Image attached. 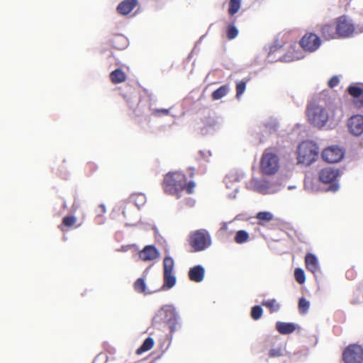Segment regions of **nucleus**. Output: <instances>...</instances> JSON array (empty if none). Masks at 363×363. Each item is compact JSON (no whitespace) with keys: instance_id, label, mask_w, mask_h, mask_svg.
Listing matches in <instances>:
<instances>
[{"instance_id":"f257e3e1","label":"nucleus","mask_w":363,"mask_h":363,"mask_svg":"<svg viewBox=\"0 0 363 363\" xmlns=\"http://www.w3.org/2000/svg\"><path fill=\"white\" fill-rule=\"evenodd\" d=\"M195 186V183L192 181L187 182L186 175L182 172L167 173L162 182V187L166 194L176 195L178 197L184 190L189 194H192Z\"/></svg>"},{"instance_id":"f03ea898","label":"nucleus","mask_w":363,"mask_h":363,"mask_svg":"<svg viewBox=\"0 0 363 363\" xmlns=\"http://www.w3.org/2000/svg\"><path fill=\"white\" fill-rule=\"evenodd\" d=\"M308 121L314 126L321 128L327 122L335 117V110L331 108H323L320 106L311 104L307 108Z\"/></svg>"},{"instance_id":"7ed1b4c3","label":"nucleus","mask_w":363,"mask_h":363,"mask_svg":"<svg viewBox=\"0 0 363 363\" xmlns=\"http://www.w3.org/2000/svg\"><path fill=\"white\" fill-rule=\"evenodd\" d=\"M319 155V148L316 143L311 140L303 141L296 150V159L298 164L309 166L315 162Z\"/></svg>"},{"instance_id":"20e7f679","label":"nucleus","mask_w":363,"mask_h":363,"mask_svg":"<svg viewBox=\"0 0 363 363\" xmlns=\"http://www.w3.org/2000/svg\"><path fill=\"white\" fill-rule=\"evenodd\" d=\"M338 39L349 38L354 35L363 33V25L355 26L348 16H340L335 19Z\"/></svg>"},{"instance_id":"39448f33","label":"nucleus","mask_w":363,"mask_h":363,"mask_svg":"<svg viewBox=\"0 0 363 363\" xmlns=\"http://www.w3.org/2000/svg\"><path fill=\"white\" fill-rule=\"evenodd\" d=\"M189 243L194 252L203 251L212 245L211 236L206 229L196 230L189 234Z\"/></svg>"},{"instance_id":"423d86ee","label":"nucleus","mask_w":363,"mask_h":363,"mask_svg":"<svg viewBox=\"0 0 363 363\" xmlns=\"http://www.w3.org/2000/svg\"><path fill=\"white\" fill-rule=\"evenodd\" d=\"M340 171L338 168L327 167L321 169L318 172V180L324 184H328L327 191L335 192L339 189L338 178Z\"/></svg>"},{"instance_id":"0eeeda50","label":"nucleus","mask_w":363,"mask_h":363,"mask_svg":"<svg viewBox=\"0 0 363 363\" xmlns=\"http://www.w3.org/2000/svg\"><path fill=\"white\" fill-rule=\"evenodd\" d=\"M155 323H164L169 326L171 333L177 330V316L175 309L173 306L166 305L161 308L154 318Z\"/></svg>"},{"instance_id":"6e6552de","label":"nucleus","mask_w":363,"mask_h":363,"mask_svg":"<svg viewBox=\"0 0 363 363\" xmlns=\"http://www.w3.org/2000/svg\"><path fill=\"white\" fill-rule=\"evenodd\" d=\"M279 168L278 156L269 149L264 151L260 160V170L265 175L274 174Z\"/></svg>"},{"instance_id":"1a4fd4ad","label":"nucleus","mask_w":363,"mask_h":363,"mask_svg":"<svg viewBox=\"0 0 363 363\" xmlns=\"http://www.w3.org/2000/svg\"><path fill=\"white\" fill-rule=\"evenodd\" d=\"M342 359L345 363H362L363 348L356 344L348 345L342 352Z\"/></svg>"},{"instance_id":"9d476101","label":"nucleus","mask_w":363,"mask_h":363,"mask_svg":"<svg viewBox=\"0 0 363 363\" xmlns=\"http://www.w3.org/2000/svg\"><path fill=\"white\" fill-rule=\"evenodd\" d=\"M299 44L305 51L313 52L320 46L321 39L315 33L309 32L301 38Z\"/></svg>"},{"instance_id":"9b49d317","label":"nucleus","mask_w":363,"mask_h":363,"mask_svg":"<svg viewBox=\"0 0 363 363\" xmlns=\"http://www.w3.org/2000/svg\"><path fill=\"white\" fill-rule=\"evenodd\" d=\"M344 150L338 145H331L325 148L321 153L322 159L328 163H336L344 157Z\"/></svg>"},{"instance_id":"f8f14e48","label":"nucleus","mask_w":363,"mask_h":363,"mask_svg":"<svg viewBox=\"0 0 363 363\" xmlns=\"http://www.w3.org/2000/svg\"><path fill=\"white\" fill-rule=\"evenodd\" d=\"M349 132L354 136L363 134V116L356 114L351 116L347 121Z\"/></svg>"},{"instance_id":"ddd939ff","label":"nucleus","mask_w":363,"mask_h":363,"mask_svg":"<svg viewBox=\"0 0 363 363\" xmlns=\"http://www.w3.org/2000/svg\"><path fill=\"white\" fill-rule=\"evenodd\" d=\"M285 43L280 44L275 41L273 45L269 47L267 55V60L270 62H283Z\"/></svg>"},{"instance_id":"4468645a","label":"nucleus","mask_w":363,"mask_h":363,"mask_svg":"<svg viewBox=\"0 0 363 363\" xmlns=\"http://www.w3.org/2000/svg\"><path fill=\"white\" fill-rule=\"evenodd\" d=\"M347 91L353 97V104L357 108H363V88L350 85L347 88Z\"/></svg>"},{"instance_id":"2eb2a0df","label":"nucleus","mask_w":363,"mask_h":363,"mask_svg":"<svg viewBox=\"0 0 363 363\" xmlns=\"http://www.w3.org/2000/svg\"><path fill=\"white\" fill-rule=\"evenodd\" d=\"M335 21L333 23H325L320 26V32L322 37L326 40L338 39Z\"/></svg>"},{"instance_id":"dca6fc26","label":"nucleus","mask_w":363,"mask_h":363,"mask_svg":"<svg viewBox=\"0 0 363 363\" xmlns=\"http://www.w3.org/2000/svg\"><path fill=\"white\" fill-rule=\"evenodd\" d=\"M159 256L158 250L153 245H147L139 252L140 259L145 262L152 261Z\"/></svg>"},{"instance_id":"f3484780","label":"nucleus","mask_w":363,"mask_h":363,"mask_svg":"<svg viewBox=\"0 0 363 363\" xmlns=\"http://www.w3.org/2000/svg\"><path fill=\"white\" fill-rule=\"evenodd\" d=\"M138 0H124L118 5L116 10L119 14L126 16L130 13L131 11L138 6Z\"/></svg>"},{"instance_id":"a211bd4d","label":"nucleus","mask_w":363,"mask_h":363,"mask_svg":"<svg viewBox=\"0 0 363 363\" xmlns=\"http://www.w3.org/2000/svg\"><path fill=\"white\" fill-rule=\"evenodd\" d=\"M81 223H77V218L73 215H68L62 218V223L58 225V228L62 232L68 231L72 228H79Z\"/></svg>"},{"instance_id":"6ab92c4d","label":"nucleus","mask_w":363,"mask_h":363,"mask_svg":"<svg viewBox=\"0 0 363 363\" xmlns=\"http://www.w3.org/2000/svg\"><path fill=\"white\" fill-rule=\"evenodd\" d=\"M305 264L306 269L315 274L320 271V266L318 258L313 253H307L305 257Z\"/></svg>"},{"instance_id":"aec40b11","label":"nucleus","mask_w":363,"mask_h":363,"mask_svg":"<svg viewBox=\"0 0 363 363\" xmlns=\"http://www.w3.org/2000/svg\"><path fill=\"white\" fill-rule=\"evenodd\" d=\"M205 274V269L201 265H196L191 268L189 271V279L194 282H201Z\"/></svg>"},{"instance_id":"412c9836","label":"nucleus","mask_w":363,"mask_h":363,"mask_svg":"<svg viewBox=\"0 0 363 363\" xmlns=\"http://www.w3.org/2000/svg\"><path fill=\"white\" fill-rule=\"evenodd\" d=\"M111 44L117 50H123L128 46V39L123 35H116L111 40Z\"/></svg>"},{"instance_id":"4be33fe9","label":"nucleus","mask_w":363,"mask_h":363,"mask_svg":"<svg viewBox=\"0 0 363 363\" xmlns=\"http://www.w3.org/2000/svg\"><path fill=\"white\" fill-rule=\"evenodd\" d=\"M111 82L114 84H120L126 80V74L121 69L112 71L109 75Z\"/></svg>"},{"instance_id":"5701e85b","label":"nucleus","mask_w":363,"mask_h":363,"mask_svg":"<svg viewBox=\"0 0 363 363\" xmlns=\"http://www.w3.org/2000/svg\"><path fill=\"white\" fill-rule=\"evenodd\" d=\"M133 287L135 291L140 294H152L153 292L157 291V289L155 290H148L146 287V284L144 278H138L134 283Z\"/></svg>"},{"instance_id":"b1692460","label":"nucleus","mask_w":363,"mask_h":363,"mask_svg":"<svg viewBox=\"0 0 363 363\" xmlns=\"http://www.w3.org/2000/svg\"><path fill=\"white\" fill-rule=\"evenodd\" d=\"M276 329L279 333L286 335L292 333L296 330V326L291 323L277 322Z\"/></svg>"},{"instance_id":"393cba45","label":"nucleus","mask_w":363,"mask_h":363,"mask_svg":"<svg viewBox=\"0 0 363 363\" xmlns=\"http://www.w3.org/2000/svg\"><path fill=\"white\" fill-rule=\"evenodd\" d=\"M284 62H289L296 60L298 57L295 55V48L293 45L285 43L284 52Z\"/></svg>"},{"instance_id":"a878e982","label":"nucleus","mask_w":363,"mask_h":363,"mask_svg":"<svg viewBox=\"0 0 363 363\" xmlns=\"http://www.w3.org/2000/svg\"><path fill=\"white\" fill-rule=\"evenodd\" d=\"M176 284V277L174 273L164 272V283L160 290H166L172 288Z\"/></svg>"},{"instance_id":"bb28decb","label":"nucleus","mask_w":363,"mask_h":363,"mask_svg":"<svg viewBox=\"0 0 363 363\" xmlns=\"http://www.w3.org/2000/svg\"><path fill=\"white\" fill-rule=\"evenodd\" d=\"M155 345V341L152 337L146 338L142 345L136 350L135 353L140 355L145 352L150 350Z\"/></svg>"},{"instance_id":"cd10ccee","label":"nucleus","mask_w":363,"mask_h":363,"mask_svg":"<svg viewBox=\"0 0 363 363\" xmlns=\"http://www.w3.org/2000/svg\"><path fill=\"white\" fill-rule=\"evenodd\" d=\"M226 38L231 40L235 39L239 33V30L235 25V21L230 22L226 27Z\"/></svg>"},{"instance_id":"c85d7f7f","label":"nucleus","mask_w":363,"mask_h":363,"mask_svg":"<svg viewBox=\"0 0 363 363\" xmlns=\"http://www.w3.org/2000/svg\"><path fill=\"white\" fill-rule=\"evenodd\" d=\"M262 305L267 308L271 313L277 312L280 309V304L274 298L264 300Z\"/></svg>"},{"instance_id":"c756f323","label":"nucleus","mask_w":363,"mask_h":363,"mask_svg":"<svg viewBox=\"0 0 363 363\" xmlns=\"http://www.w3.org/2000/svg\"><path fill=\"white\" fill-rule=\"evenodd\" d=\"M255 218L259 220L258 224L263 225L264 222H269L273 220L274 216L268 211H260L257 213Z\"/></svg>"},{"instance_id":"7c9ffc66","label":"nucleus","mask_w":363,"mask_h":363,"mask_svg":"<svg viewBox=\"0 0 363 363\" xmlns=\"http://www.w3.org/2000/svg\"><path fill=\"white\" fill-rule=\"evenodd\" d=\"M228 91H229L228 85H227V84L223 85L212 93V94H211L212 99L213 100H218V99L223 98V96H225L228 93Z\"/></svg>"},{"instance_id":"2f4dec72","label":"nucleus","mask_w":363,"mask_h":363,"mask_svg":"<svg viewBox=\"0 0 363 363\" xmlns=\"http://www.w3.org/2000/svg\"><path fill=\"white\" fill-rule=\"evenodd\" d=\"M241 6V0H230L228 12L230 16H233L238 12Z\"/></svg>"},{"instance_id":"473e14b6","label":"nucleus","mask_w":363,"mask_h":363,"mask_svg":"<svg viewBox=\"0 0 363 363\" xmlns=\"http://www.w3.org/2000/svg\"><path fill=\"white\" fill-rule=\"evenodd\" d=\"M234 240L238 244L246 242L249 240V234L244 230H238L235 234Z\"/></svg>"},{"instance_id":"72a5a7b5","label":"nucleus","mask_w":363,"mask_h":363,"mask_svg":"<svg viewBox=\"0 0 363 363\" xmlns=\"http://www.w3.org/2000/svg\"><path fill=\"white\" fill-rule=\"evenodd\" d=\"M174 266V259L169 256L164 258L163 260V269L164 272L173 273Z\"/></svg>"},{"instance_id":"f704fd0d","label":"nucleus","mask_w":363,"mask_h":363,"mask_svg":"<svg viewBox=\"0 0 363 363\" xmlns=\"http://www.w3.org/2000/svg\"><path fill=\"white\" fill-rule=\"evenodd\" d=\"M237 182L238 179L234 175H227L224 179V182L228 189H233L234 190H237Z\"/></svg>"},{"instance_id":"c9c22d12","label":"nucleus","mask_w":363,"mask_h":363,"mask_svg":"<svg viewBox=\"0 0 363 363\" xmlns=\"http://www.w3.org/2000/svg\"><path fill=\"white\" fill-rule=\"evenodd\" d=\"M130 199L138 208L143 206L145 202V196L142 194H133Z\"/></svg>"},{"instance_id":"e433bc0d","label":"nucleus","mask_w":363,"mask_h":363,"mask_svg":"<svg viewBox=\"0 0 363 363\" xmlns=\"http://www.w3.org/2000/svg\"><path fill=\"white\" fill-rule=\"evenodd\" d=\"M310 307V302L305 298L302 297L298 301V310L302 314H305L308 312Z\"/></svg>"},{"instance_id":"4c0bfd02","label":"nucleus","mask_w":363,"mask_h":363,"mask_svg":"<svg viewBox=\"0 0 363 363\" xmlns=\"http://www.w3.org/2000/svg\"><path fill=\"white\" fill-rule=\"evenodd\" d=\"M294 277L296 279V281L300 284H302L306 281V277L304 271L301 268H296L294 271Z\"/></svg>"},{"instance_id":"58836bf2","label":"nucleus","mask_w":363,"mask_h":363,"mask_svg":"<svg viewBox=\"0 0 363 363\" xmlns=\"http://www.w3.org/2000/svg\"><path fill=\"white\" fill-rule=\"evenodd\" d=\"M263 313V310L260 306H255L251 310V317L253 320H259Z\"/></svg>"},{"instance_id":"ea45409f","label":"nucleus","mask_w":363,"mask_h":363,"mask_svg":"<svg viewBox=\"0 0 363 363\" xmlns=\"http://www.w3.org/2000/svg\"><path fill=\"white\" fill-rule=\"evenodd\" d=\"M246 89V82L240 81L236 84V96L239 98Z\"/></svg>"},{"instance_id":"a19ab883","label":"nucleus","mask_w":363,"mask_h":363,"mask_svg":"<svg viewBox=\"0 0 363 363\" xmlns=\"http://www.w3.org/2000/svg\"><path fill=\"white\" fill-rule=\"evenodd\" d=\"M283 355L282 349L281 347L272 348L269 352V356L271 358L279 357Z\"/></svg>"},{"instance_id":"79ce46f5","label":"nucleus","mask_w":363,"mask_h":363,"mask_svg":"<svg viewBox=\"0 0 363 363\" xmlns=\"http://www.w3.org/2000/svg\"><path fill=\"white\" fill-rule=\"evenodd\" d=\"M106 212V206L104 204H100L96 208V216L100 217L102 216Z\"/></svg>"},{"instance_id":"37998d69","label":"nucleus","mask_w":363,"mask_h":363,"mask_svg":"<svg viewBox=\"0 0 363 363\" xmlns=\"http://www.w3.org/2000/svg\"><path fill=\"white\" fill-rule=\"evenodd\" d=\"M340 83V79L338 78V77L337 76H333L328 82V86L330 88H333V87H335L338 85V84Z\"/></svg>"},{"instance_id":"c03bdc74","label":"nucleus","mask_w":363,"mask_h":363,"mask_svg":"<svg viewBox=\"0 0 363 363\" xmlns=\"http://www.w3.org/2000/svg\"><path fill=\"white\" fill-rule=\"evenodd\" d=\"M85 169L89 173H91L96 169V165L93 162H88L85 166Z\"/></svg>"},{"instance_id":"a18cd8bd","label":"nucleus","mask_w":363,"mask_h":363,"mask_svg":"<svg viewBox=\"0 0 363 363\" xmlns=\"http://www.w3.org/2000/svg\"><path fill=\"white\" fill-rule=\"evenodd\" d=\"M305 187L311 191H315L314 188L312 186V181L307 180L305 182Z\"/></svg>"},{"instance_id":"49530a36","label":"nucleus","mask_w":363,"mask_h":363,"mask_svg":"<svg viewBox=\"0 0 363 363\" xmlns=\"http://www.w3.org/2000/svg\"><path fill=\"white\" fill-rule=\"evenodd\" d=\"M162 113H165V114H167L168 113V110H166V109H162L161 111Z\"/></svg>"},{"instance_id":"de8ad7c7","label":"nucleus","mask_w":363,"mask_h":363,"mask_svg":"<svg viewBox=\"0 0 363 363\" xmlns=\"http://www.w3.org/2000/svg\"><path fill=\"white\" fill-rule=\"evenodd\" d=\"M193 176H194V172H191V174H190V177H192Z\"/></svg>"},{"instance_id":"09e8293b","label":"nucleus","mask_w":363,"mask_h":363,"mask_svg":"<svg viewBox=\"0 0 363 363\" xmlns=\"http://www.w3.org/2000/svg\"><path fill=\"white\" fill-rule=\"evenodd\" d=\"M359 23H361L362 25H363V21H362V22H359Z\"/></svg>"}]
</instances>
